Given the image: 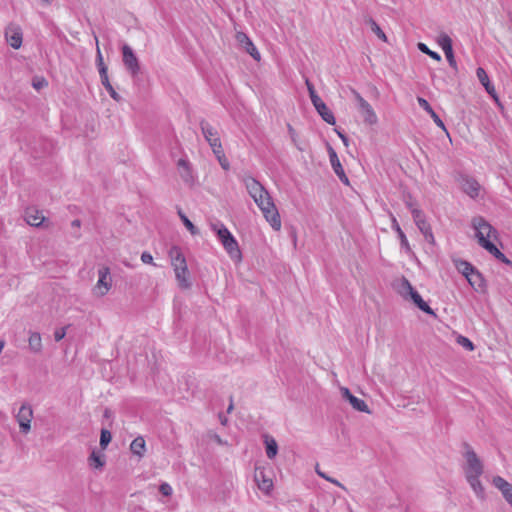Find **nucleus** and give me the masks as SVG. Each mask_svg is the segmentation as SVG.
<instances>
[{
	"mask_svg": "<svg viewBox=\"0 0 512 512\" xmlns=\"http://www.w3.org/2000/svg\"><path fill=\"white\" fill-rule=\"evenodd\" d=\"M444 54L447 58V61L449 62V65L453 68H456L457 67V64H456V60L454 58V53H453V49L451 50H448V51H444Z\"/></svg>",
	"mask_w": 512,
	"mask_h": 512,
	"instance_id": "obj_45",
	"label": "nucleus"
},
{
	"mask_svg": "<svg viewBox=\"0 0 512 512\" xmlns=\"http://www.w3.org/2000/svg\"><path fill=\"white\" fill-rule=\"evenodd\" d=\"M244 183L248 194L262 211L266 221L274 230L279 231L281 229L280 215L269 192L253 177L245 178Z\"/></svg>",
	"mask_w": 512,
	"mask_h": 512,
	"instance_id": "obj_1",
	"label": "nucleus"
},
{
	"mask_svg": "<svg viewBox=\"0 0 512 512\" xmlns=\"http://www.w3.org/2000/svg\"><path fill=\"white\" fill-rule=\"evenodd\" d=\"M217 441H218L219 443H222V441H221V439H220L219 437H217Z\"/></svg>",
	"mask_w": 512,
	"mask_h": 512,
	"instance_id": "obj_62",
	"label": "nucleus"
},
{
	"mask_svg": "<svg viewBox=\"0 0 512 512\" xmlns=\"http://www.w3.org/2000/svg\"><path fill=\"white\" fill-rule=\"evenodd\" d=\"M266 455L269 459H273L278 452V445L274 438L265 436Z\"/></svg>",
	"mask_w": 512,
	"mask_h": 512,
	"instance_id": "obj_29",
	"label": "nucleus"
},
{
	"mask_svg": "<svg viewBox=\"0 0 512 512\" xmlns=\"http://www.w3.org/2000/svg\"><path fill=\"white\" fill-rule=\"evenodd\" d=\"M44 219L43 213L38 209L33 207L26 209L25 220L29 225L38 227L43 223Z\"/></svg>",
	"mask_w": 512,
	"mask_h": 512,
	"instance_id": "obj_19",
	"label": "nucleus"
},
{
	"mask_svg": "<svg viewBox=\"0 0 512 512\" xmlns=\"http://www.w3.org/2000/svg\"><path fill=\"white\" fill-rule=\"evenodd\" d=\"M457 343L468 351L474 350V344L465 336H458Z\"/></svg>",
	"mask_w": 512,
	"mask_h": 512,
	"instance_id": "obj_41",
	"label": "nucleus"
},
{
	"mask_svg": "<svg viewBox=\"0 0 512 512\" xmlns=\"http://www.w3.org/2000/svg\"><path fill=\"white\" fill-rule=\"evenodd\" d=\"M213 153L215 154L220 166L226 171L229 170L230 163L224 154L223 148L220 147L219 149H215L213 150Z\"/></svg>",
	"mask_w": 512,
	"mask_h": 512,
	"instance_id": "obj_33",
	"label": "nucleus"
},
{
	"mask_svg": "<svg viewBox=\"0 0 512 512\" xmlns=\"http://www.w3.org/2000/svg\"><path fill=\"white\" fill-rule=\"evenodd\" d=\"M159 491L162 495H164L166 497L171 496L172 492H173L172 487L166 482L162 483L159 486Z\"/></svg>",
	"mask_w": 512,
	"mask_h": 512,
	"instance_id": "obj_43",
	"label": "nucleus"
},
{
	"mask_svg": "<svg viewBox=\"0 0 512 512\" xmlns=\"http://www.w3.org/2000/svg\"><path fill=\"white\" fill-rule=\"evenodd\" d=\"M106 90L108 91L112 99H114L117 102L121 100V96L115 91L112 85L107 87Z\"/></svg>",
	"mask_w": 512,
	"mask_h": 512,
	"instance_id": "obj_48",
	"label": "nucleus"
},
{
	"mask_svg": "<svg viewBox=\"0 0 512 512\" xmlns=\"http://www.w3.org/2000/svg\"><path fill=\"white\" fill-rule=\"evenodd\" d=\"M28 346L31 352L40 353L42 351V338L38 332H29Z\"/></svg>",
	"mask_w": 512,
	"mask_h": 512,
	"instance_id": "obj_21",
	"label": "nucleus"
},
{
	"mask_svg": "<svg viewBox=\"0 0 512 512\" xmlns=\"http://www.w3.org/2000/svg\"><path fill=\"white\" fill-rule=\"evenodd\" d=\"M438 45L442 48L443 51H448L453 49L452 47V39L446 33H441L437 38Z\"/></svg>",
	"mask_w": 512,
	"mask_h": 512,
	"instance_id": "obj_31",
	"label": "nucleus"
},
{
	"mask_svg": "<svg viewBox=\"0 0 512 512\" xmlns=\"http://www.w3.org/2000/svg\"><path fill=\"white\" fill-rule=\"evenodd\" d=\"M426 240L431 242V243L434 242V239L432 240L431 237H428V239H426Z\"/></svg>",
	"mask_w": 512,
	"mask_h": 512,
	"instance_id": "obj_60",
	"label": "nucleus"
},
{
	"mask_svg": "<svg viewBox=\"0 0 512 512\" xmlns=\"http://www.w3.org/2000/svg\"><path fill=\"white\" fill-rule=\"evenodd\" d=\"M211 229L217 234L219 241L229 257L236 263L241 262L242 253L238 242L227 227L224 224L216 223L211 225Z\"/></svg>",
	"mask_w": 512,
	"mask_h": 512,
	"instance_id": "obj_3",
	"label": "nucleus"
},
{
	"mask_svg": "<svg viewBox=\"0 0 512 512\" xmlns=\"http://www.w3.org/2000/svg\"><path fill=\"white\" fill-rule=\"evenodd\" d=\"M408 299H411L413 301V303L420 309L422 310L423 312L427 313V314H430V315H435L434 311L430 308V306L422 299V297L420 296V294L415 290L411 296L408 298Z\"/></svg>",
	"mask_w": 512,
	"mask_h": 512,
	"instance_id": "obj_25",
	"label": "nucleus"
},
{
	"mask_svg": "<svg viewBox=\"0 0 512 512\" xmlns=\"http://www.w3.org/2000/svg\"><path fill=\"white\" fill-rule=\"evenodd\" d=\"M178 168L180 170L181 177L188 181L191 178L190 167L186 160L180 159L178 161Z\"/></svg>",
	"mask_w": 512,
	"mask_h": 512,
	"instance_id": "obj_34",
	"label": "nucleus"
},
{
	"mask_svg": "<svg viewBox=\"0 0 512 512\" xmlns=\"http://www.w3.org/2000/svg\"><path fill=\"white\" fill-rule=\"evenodd\" d=\"M305 83H306V86H307V89L309 92V96H310L313 106L314 107L319 106V104L322 103L323 100L318 96L313 84L308 79H306Z\"/></svg>",
	"mask_w": 512,
	"mask_h": 512,
	"instance_id": "obj_32",
	"label": "nucleus"
},
{
	"mask_svg": "<svg viewBox=\"0 0 512 512\" xmlns=\"http://www.w3.org/2000/svg\"><path fill=\"white\" fill-rule=\"evenodd\" d=\"M462 191L471 198H477L481 193V186L477 180L469 176H461L459 179Z\"/></svg>",
	"mask_w": 512,
	"mask_h": 512,
	"instance_id": "obj_12",
	"label": "nucleus"
},
{
	"mask_svg": "<svg viewBox=\"0 0 512 512\" xmlns=\"http://www.w3.org/2000/svg\"><path fill=\"white\" fill-rule=\"evenodd\" d=\"M112 288V277L110 269L107 266L98 269V280L92 289V293L96 297H104Z\"/></svg>",
	"mask_w": 512,
	"mask_h": 512,
	"instance_id": "obj_6",
	"label": "nucleus"
},
{
	"mask_svg": "<svg viewBox=\"0 0 512 512\" xmlns=\"http://www.w3.org/2000/svg\"><path fill=\"white\" fill-rule=\"evenodd\" d=\"M414 291L415 289L406 278H402L397 284V292L404 299H408Z\"/></svg>",
	"mask_w": 512,
	"mask_h": 512,
	"instance_id": "obj_26",
	"label": "nucleus"
},
{
	"mask_svg": "<svg viewBox=\"0 0 512 512\" xmlns=\"http://www.w3.org/2000/svg\"><path fill=\"white\" fill-rule=\"evenodd\" d=\"M145 440L143 437H136L130 444V450L133 454L142 457L145 452Z\"/></svg>",
	"mask_w": 512,
	"mask_h": 512,
	"instance_id": "obj_28",
	"label": "nucleus"
},
{
	"mask_svg": "<svg viewBox=\"0 0 512 512\" xmlns=\"http://www.w3.org/2000/svg\"><path fill=\"white\" fill-rule=\"evenodd\" d=\"M175 277L178 282V285L182 289H188L191 286L190 280H189V271L188 267L174 270Z\"/></svg>",
	"mask_w": 512,
	"mask_h": 512,
	"instance_id": "obj_23",
	"label": "nucleus"
},
{
	"mask_svg": "<svg viewBox=\"0 0 512 512\" xmlns=\"http://www.w3.org/2000/svg\"><path fill=\"white\" fill-rule=\"evenodd\" d=\"M480 476L481 475H470V476H466L465 478H466L467 482L470 484L472 490L477 495V497L483 499L485 492H484V487L479 479Z\"/></svg>",
	"mask_w": 512,
	"mask_h": 512,
	"instance_id": "obj_20",
	"label": "nucleus"
},
{
	"mask_svg": "<svg viewBox=\"0 0 512 512\" xmlns=\"http://www.w3.org/2000/svg\"><path fill=\"white\" fill-rule=\"evenodd\" d=\"M235 38L239 46L242 47L254 60H261V55L258 49L246 33L238 31Z\"/></svg>",
	"mask_w": 512,
	"mask_h": 512,
	"instance_id": "obj_9",
	"label": "nucleus"
},
{
	"mask_svg": "<svg viewBox=\"0 0 512 512\" xmlns=\"http://www.w3.org/2000/svg\"><path fill=\"white\" fill-rule=\"evenodd\" d=\"M476 76L479 82L484 86L486 92L492 96L494 99H497L496 90L493 84L490 82L489 77L482 67H478L476 70Z\"/></svg>",
	"mask_w": 512,
	"mask_h": 512,
	"instance_id": "obj_18",
	"label": "nucleus"
},
{
	"mask_svg": "<svg viewBox=\"0 0 512 512\" xmlns=\"http://www.w3.org/2000/svg\"><path fill=\"white\" fill-rule=\"evenodd\" d=\"M141 261L145 264H152L153 263V257L148 252H143L141 255Z\"/></svg>",
	"mask_w": 512,
	"mask_h": 512,
	"instance_id": "obj_49",
	"label": "nucleus"
},
{
	"mask_svg": "<svg viewBox=\"0 0 512 512\" xmlns=\"http://www.w3.org/2000/svg\"><path fill=\"white\" fill-rule=\"evenodd\" d=\"M466 279L475 290H481L485 287L482 275L476 270H474Z\"/></svg>",
	"mask_w": 512,
	"mask_h": 512,
	"instance_id": "obj_27",
	"label": "nucleus"
},
{
	"mask_svg": "<svg viewBox=\"0 0 512 512\" xmlns=\"http://www.w3.org/2000/svg\"><path fill=\"white\" fill-rule=\"evenodd\" d=\"M47 81L44 79V78H36L33 80V87L36 89V90H40L41 88L47 86Z\"/></svg>",
	"mask_w": 512,
	"mask_h": 512,
	"instance_id": "obj_46",
	"label": "nucleus"
},
{
	"mask_svg": "<svg viewBox=\"0 0 512 512\" xmlns=\"http://www.w3.org/2000/svg\"><path fill=\"white\" fill-rule=\"evenodd\" d=\"M41 1H42L43 3H45V4H48V5H49V4H51V3H52V1H53V0H41Z\"/></svg>",
	"mask_w": 512,
	"mask_h": 512,
	"instance_id": "obj_59",
	"label": "nucleus"
},
{
	"mask_svg": "<svg viewBox=\"0 0 512 512\" xmlns=\"http://www.w3.org/2000/svg\"><path fill=\"white\" fill-rule=\"evenodd\" d=\"M4 346H5V342L3 340H0V353L2 352Z\"/></svg>",
	"mask_w": 512,
	"mask_h": 512,
	"instance_id": "obj_57",
	"label": "nucleus"
},
{
	"mask_svg": "<svg viewBox=\"0 0 512 512\" xmlns=\"http://www.w3.org/2000/svg\"><path fill=\"white\" fill-rule=\"evenodd\" d=\"M72 225H73V226H77V227H79V226H80V221H79V220H74V221L72 222Z\"/></svg>",
	"mask_w": 512,
	"mask_h": 512,
	"instance_id": "obj_58",
	"label": "nucleus"
},
{
	"mask_svg": "<svg viewBox=\"0 0 512 512\" xmlns=\"http://www.w3.org/2000/svg\"><path fill=\"white\" fill-rule=\"evenodd\" d=\"M200 125L203 136L209 143L210 147L212 148V151L222 147L217 130L211 124L205 121H202Z\"/></svg>",
	"mask_w": 512,
	"mask_h": 512,
	"instance_id": "obj_11",
	"label": "nucleus"
},
{
	"mask_svg": "<svg viewBox=\"0 0 512 512\" xmlns=\"http://www.w3.org/2000/svg\"><path fill=\"white\" fill-rule=\"evenodd\" d=\"M351 93L363 121L368 125H375L378 122V117L372 106L355 89H351Z\"/></svg>",
	"mask_w": 512,
	"mask_h": 512,
	"instance_id": "obj_5",
	"label": "nucleus"
},
{
	"mask_svg": "<svg viewBox=\"0 0 512 512\" xmlns=\"http://www.w3.org/2000/svg\"><path fill=\"white\" fill-rule=\"evenodd\" d=\"M169 257L171 260V265L174 270H179L187 267L185 256L183 255L181 249L178 246H173L170 248Z\"/></svg>",
	"mask_w": 512,
	"mask_h": 512,
	"instance_id": "obj_15",
	"label": "nucleus"
},
{
	"mask_svg": "<svg viewBox=\"0 0 512 512\" xmlns=\"http://www.w3.org/2000/svg\"><path fill=\"white\" fill-rule=\"evenodd\" d=\"M315 109L326 123L335 125L336 120L334 114L324 102L320 103L319 106H316Z\"/></svg>",
	"mask_w": 512,
	"mask_h": 512,
	"instance_id": "obj_22",
	"label": "nucleus"
},
{
	"mask_svg": "<svg viewBox=\"0 0 512 512\" xmlns=\"http://www.w3.org/2000/svg\"><path fill=\"white\" fill-rule=\"evenodd\" d=\"M457 268L465 278L469 277V275L475 270V268L467 261H460L457 264Z\"/></svg>",
	"mask_w": 512,
	"mask_h": 512,
	"instance_id": "obj_35",
	"label": "nucleus"
},
{
	"mask_svg": "<svg viewBox=\"0 0 512 512\" xmlns=\"http://www.w3.org/2000/svg\"><path fill=\"white\" fill-rule=\"evenodd\" d=\"M5 38L9 45L14 49H19L22 45V31L17 25H9L5 30Z\"/></svg>",
	"mask_w": 512,
	"mask_h": 512,
	"instance_id": "obj_14",
	"label": "nucleus"
},
{
	"mask_svg": "<svg viewBox=\"0 0 512 512\" xmlns=\"http://www.w3.org/2000/svg\"><path fill=\"white\" fill-rule=\"evenodd\" d=\"M95 40H96V62H97L99 72H101V69L107 68V66L104 64V61H103V56H102V53H101V50L99 47L98 38L95 37Z\"/></svg>",
	"mask_w": 512,
	"mask_h": 512,
	"instance_id": "obj_39",
	"label": "nucleus"
},
{
	"mask_svg": "<svg viewBox=\"0 0 512 512\" xmlns=\"http://www.w3.org/2000/svg\"><path fill=\"white\" fill-rule=\"evenodd\" d=\"M179 216L184 224V226L189 230L192 235H197L199 233L198 229L194 226V224L187 218L185 214L179 212Z\"/></svg>",
	"mask_w": 512,
	"mask_h": 512,
	"instance_id": "obj_36",
	"label": "nucleus"
},
{
	"mask_svg": "<svg viewBox=\"0 0 512 512\" xmlns=\"http://www.w3.org/2000/svg\"><path fill=\"white\" fill-rule=\"evenodd\" d=\"M370 26H371V30L377 35L378 38H380L384 42L387 41V37H386L385 33L383 32V30L379 27V25L374 20H370Z\"/></svg>",
	"mask_w": 512,
	"mask_h": 512,
	"instance_id": "obj_40",
	"label": "nucleus"
},
{
	"mask_svg": "<svg viewBox=\"0 0 512 512\" xmlns=\"http://www.w3.org/2000/svg\"><path fill=\"white\" fill-rule=\"evenodd\" d=\"M88 463L94 469H102L105 465V455L93 450L88 457Z\"/></svg>",
	"mask_w": 512,
	"mask_h": 512,
	"instance_id": "obj_24",
	"label": "nucleus"
},
{
	"mask_svg": "<svg viewBox=\"0 0 512 512\" xmlns=\"http://www.w3.org/2000/svg\"><path fill=\"white\" fill-rule=\"evenodd\" d=\"M315 471H316L318 476H320L321 478H323V479H325L327 481L330 478V476H328L325 472H323V471H321L319 469V465L318 464L316 465Z\"/></svg>",
	"mask_w": 512,
	"mask_h": 512,
	"instance_id": "obj_51",
	"label": "nucleus"
},
{
	"mask_svg": "<svg viewBox=\"0 0 512 512\" xmlns=\"http://www.w3.org/2000/svg\"><path fill=\"white\" fill-rule=\"evenodd\" d=\"M288 131H289V134L291 136L292 141L295 142L297 135H296V132H295V130L293 129V127L291 125H288Z\"/></svg>",
	"mask_w": 512,
	"mask_h": 512,
	"instance_id": "obj_55",
	"label": "nucleus"
},
{
	"mask_svg": "<svg viewBox=\"0 0 512 512\" xmlns=\"http://www.w3.org/2000/svg\"><path fill=\"white\" fill-rule=\"evenodd\" d=\"M254 479L258 485V488L266 494H268L273 488L272 479L265 474L263 469L257 468L255 470Z\"/></svg>",
	"mask_w": 512,
	"mask_h": 512,
	"instance_id": "obj_16",
	"label": "nucleus"
},
{
	"mask_svg": "<svg viewBox=\"0 0 512 512\" xmlns=\"http://www.w3.org/2000/svg\"><path fill=\"white\" fill-rule=\"evenodd\" d=\"M328 481H329V482H331V483H333V484H335V485H337V486H338V487H340L341 489L346 490V487H345L342 483H340L338 480H336V479H334V478L330 477V478L328 479Z\"/></svg>",
	"mask_w": 512,
	"mask_h": 512,
	"instance_id": "obj_54",
	"label": "nucleus"
},
{
	"mask_svg": "<svg viewBox=\"0 0 512 512\" xmlns=\"http://www.w3.org/2000/svg\"><path fill=\"white\" fill-rule=\"evenodd\" d=\"M340 393L342 398L347 400L354 410L368 414L371 413L365 401L353 395L347 387L341 386Z\"/></svg>",
	"mask_w": 512,
	"mask_h": 512,
	"instance_id": "obj_10",
	"label": "nucleus"
},
{
	"mask_svg": "<svg viewBox=\"0 0 512 512\" xmlns=\"http://www.w3.org/2000/svg\"><path fill=\"white\" fill-rule=\"evenodd\" d=\"M472 227L479 245L493 255L499 261L512 265V262L494 244L498 240L497 230L483 217L477 216L472 219Z\"/></svg>",
	"mask_w": 512,
	"mask_h": 512,
	"instance_id": "obj_2",
	"label": "nucleus"
},
{
	"mask_svg": "<svg viewBox=\"0 0 512 512\" xmlns=\"http://www.w3.org/2000/svg\"><path fill=\"white\" fill-rule=\"evenodd\" d=\"M418 104L421 108H423L426 112H428L430 115L434 112L428 101L424 98L419 97L418 98Z\"/></svg>",
	"mask_w": 512,
	"mask_h": 512,
	"instance_id": "obj_44",
	"label": "nucleus"
},
{
	"mask_svg": "<svg viewBox=\"0 0 512 512\" xmlns=\"http://www.w3.org/2000/svg\"><path fill=\"white\" fill-rule=\"evenodd\" d=\"M328 153H329L330 163H331V166H332L334 172L336 173V175L340 178V180L342 182L348 184V178L345 175L344 169L340 163V160H339L336 152L334 151V149L332 147H329Z\"/></svg>",
	"mask_w": 512,
	"mask_h": 512,
	"instance_id": "obj_17",
	"label": "nucleus"
},
{
	"mask_svg": "<svg viewBox=\"0 0 512 512\" xmlns=\"http://www.w3.org/2000/svg\"><path fill=\"white\" fill-rule=\"evenodd\" d=\"M99 74H100L101 83L105 87V89L107 87L111 86V83H110L109 78H108V69L107 68H102L101 72H99Z\"/></svg>",
	"mask_w": 512,
	"mask_h": 512,
	"instance_id": "obj_42",
	"label": "nucleus"
},
{
	"mask_svg": "<svg viewBox=\"0 0 512 512\" xmlns=\"http://www.w3.org/2000/svg\"><path fill=\"white\" fill-rule=\"evenodd\" d=\"M112 440L111 432L107 429H102L100 434V446L105 449Z\"/></svg>",
	"mask_w": 512,
	"mask_h": 512,
	"instance_id": "obj_37",
	"label": "nucleus"
},
{
	"mask_svg": "<svg viewBox=\"0 0 512 512\" xmlns=\"http://www.w3.org/2000/svg\"><path fill=\"white\" fill-rule=\"evenodd\" d=\"M418 48L421 52L429 55L431 58H433L434 60L436 61H440L441 60V56L437 53V52H434L432 50H430L426 44L424 43H419L418 44Z\"/></svg>",
	"mask_w": 512,
	"mask_h": 512,
	"instance_id": "obj_38",
	"label": "nucleus"
},
{
	"mask_svg": "<svg viewBox=\"0 0 512 512\" xmlns=\"http://www.w3.org/2000/svg\"><path fill=\"white\" fill-rule=\"evenodd\" d=\"M430 116L438 127L445 129L443 121L439 118L435 111Z\"/></svg>",
	"mask_w": 512,
	"mask_h": 512,
	"instance_id": "obj_50",
	"label": "nucleus"
},
{
	"mask_svg": "<svg viewBox=\"0 0 512 512\" xmlns=\"http://www.w3.org/2000/svg\"><path fill=\"white\" fill-rule=\"evenodd\" d=\"M66 336V327L59 328L54 332V339L58 342Z\"/></svg>",
	"mask_w": 512,
	"mask_h": 512,
	"instance_id": "obj_47",
	"label": "nucleus"
},
{
	"mask_svg": "<svg viewBox=\"0 0 512 512\" xmlns=\"http://www.w3.org/2000/svg\"><path fill=\"white\" fill-rule=\"evenodd\" d=\"M218 418H219L220 423H221L223 426H226V425H227V423H228V418H227L223 413H219Z\"/></svg>",
	"mask_w": 512,
	"mask_h": 512,
	"instance_id": "obj_53",
	"label": "nucleus"
},
{
	"mask_svg": "<svg viewBox=\"0 0 512 512\" xmlns=\"http://www.w3.org/2000/svg\"><path fill=\"white\" fill-rule=\"evenodd\" d=\"M109 411L108 410H105V416H109Z\"/></svg>",
	"mask_w": 512,
	"mask_h": 512,
	"instance_id": "obj_61",
	"label": "nucleus"
},
{
	"mask_svg": "<svg viewBox=\"0 0 512 512\" xmlns=\"http://www.w3.org/2000/svg\"><path fill=\"white\" fill-rule=\"evenodd\" d=\"M32 418V407L28 403H23L16 415V420L22 433L27 434L30 431Z\"/></svg>",
	"mask_w": 512,
	"mask_h": 512,
	"instance_id": "obj_7",
	"label": "nucleus"
},
{
	"mask_svg": "<svg viewBox=\"0 0 512 512\" xmlns=\"http://www.w3.org/2000/svg\"><path fill=\"white\" fill-rule=\"evenodd\" d=\"M122 59L126 69L132 76H136L140 71L139 61L132 48L127 44L122 47Z\"/></svg>",
	"mask_w": 512,
	"mask_h": 512,
	"instance_id": "obj_8",
	"label": "nucleus"
},
{
	"mask_svg": "<svg viewBox=\"0 0 512 512\" xmlns=\"http://www.w3.org/2000/svg\"><path fill=\"white\" fill-rule=\"evenodd\" d=\"M392 228L397 232L398 237L400 239L401 246L406 250H410L409 242L407 240L406 235L402 231L395 217H392Z\"/></svg>",
	"mask_w": 512,
	"mask_h": 512,
	"instance_id": "obj_30",
	"label": "nucleus"
},
{
	"mask_svg": "<svg viewBox=\"0 0 512 512\" xmlns=\"http://www.w3.org/2000/svg\"><path fill=\"white\" fill-rule=\"evenodd\" d=\"M411 213L414 219V222L418 229L421 231V233L424 235L425 239H428V237H431L433 240V233L431 230L430 225L426 222L424 214L422 211L418 208H412Z\"/></svg>",
	"mask_w": 512,
	"mask_h": 512,
	"instance_id": "obj_13",
	"label": "nucleus"
},
{
	"mask_svg": "<svg viewBox=\"0 0 512 512\" xmlns=\"http://www.w3.org/2000/svg\"><path fill=\"white\" fill-rule=\"evenodd\" d=\"M462 457L465 460V463L463 465V470L465 477L470 475H482L484 472V465L478 455L476 454L473 447L467 443L464 442L462 444V451H461Z\"/></svg>",
	"mask_w": 512,
	"mask_h": 512,
	"instance_id": "obj_4",
	"label": "nucleus"
},
{
	"mask_svg": "<svg viewBox=\"0 0 512 512\" xmlns=\"http://www.w3.org/2000/svg\"><path fill=\"white\" fill-rule=\"evenodd\" d=\"M337 135L340 137L345 146H348V138L340 131L335 130Z\"/></svg>",
	"mask_w": 512,
	"mask_h": 512,
	"instance_id": "obj_52",
	"label": "nucleus"
},
{
	"mask_svg": "<svg viewBox=\"0 0 512 512\" xmlns=\"http://www.w3.org/2000/svg\"><path fill=\"white\" fill-rule=\"evenodd\" d=\"M233 409H234L233 399H232V397H230V403L227 407V413H231Z\"/></svg>",
	"mask_w": 512,
	"mask_h": 512,
	"instance_id": "obj_56",
	"label": "nucleus"
}]
</instances>
